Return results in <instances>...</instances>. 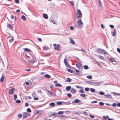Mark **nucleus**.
<instances>
[{
  "label": "nucleus",
  "mask_w": 120,
  "mask_h": 120,
  "mask_svg": "<svg viewBox=\"0 0 120 120\" xmlns=\"http://www.w3.org/2000/svg\"><path fill=\"white\" fill-rule=\"evenodd\" d=\"M77 18L79 19H81L82 17V14L81 11L78 9L76 13Z\"/></svg>",
  "instance_id": "1"
},
{
  "label": "nucleus",
  "mask_w": 120,
  "mask_h": 120,
  "mask_svg": "<svg viewBox=\"0 0 120 120\" xmlns=\"http://www.w3.org/2000/svg\"><path fill=\"white\" fill-rule=\"evenodd\" d=\"M23 117V118H26L27 117L29 116L30 114V113L27 112H24L22 113Z\"/></svg>",
  "instance_id": "2"
},
{
  "label": "nucleus",
  "mask_w": 120,
  "mask_h": 120,
  "mask_svg": "<svg viewBox=\"0 0 120 120\" xmlns=\"http://www.w3.org/2000/svg\"><path fill=\"white\" fill-rule=\"evenodd\" d=\"M77 25L78 26L80 27L83 25V23L81 20H79L77 21Z\"/></svg>",
  "instance_id": "3"
},
{
  "label": "nucleus",
  "mask_w": 120,
  "mask_h": 120,
  "mask_svg": "<svg viewBox=\"0 0 120 120\" xmlns=\"http://www.w3.org/2000/svg\"><path fill=\"white\" fill-rule=\"evenodd\" d=\"M53 45L55 46L54 48L56 50H59V48L60 47V45L59 44H58L56 45V44H54Z\"/></svg>",
  "instance_id": "4"
},
{
  "label": "nucleus",
  "mask_w": 120,
  "mask_h": 120,
  "mask_svg": "<svg viewBox=\"0 0 120 120\" xmlns=\"http://www.w3.org/2000/svg\"><path fill=\"white\" fill-rule=\"evenodd\" d=\"M15 89L13 88L9 90V94H14V92L15 91Z\"/></svg>",
  "instance_id": "5"
},
{
  "label": "nucleus",
  "mask_w": 120,
  "mask_h": 120,
  "mask_svg": "<svg viewBox=\"0 0 120 120\" xmlns=\"http://www.w3.org/2000/svg\"><path fill=\"white\" fill-rule=\"evenodd\" d=\"M99 50L100 51V52H99V53L103 54H106L107 53L105 50L103 49H99Z\"/></svg>",
  "instance_id": "6"
},
{
  "label": "nucleus",
  "mask_w": 120,
  "mask_h": 120,
  "mask_svg": "<svg viewBox=\"0 0 120 120\" xmlns=\"http://www.w3.org/2000/svg\"><path fill=\"white\" fill-rule=\"evenodd\" d=\"M76 66L79 69L82 68V65L81 64L79 63H76Z\"/></svg>",
  "instance_id": "7"
},
{
  "label": "nucleus",
  "mask_w": 120,
  "mask_h": 120,
  "mask_svg": "<svg viewBox=\"0 0 120 120\" xmlns=\"http://www.w3.org/2000/svg\"><path fill=\"white\" fill-rule=\"evenodd\" d=\"M113 31L111 32V34L113 36H115L116 34V32L115 29H113Z\"/></svg>",
  "instance_id": "8"
},
{
  "label": "nucleus",
  "mask_w": 120,
  "mask_h": 120,
  "mask_svg": "<svg viewBox=\"0 0 120 120\" xmlns=\"http://www.w3.org/2000/svg\"><path fill=\"white\" fill-rule=\"evenodd\" d=\"M76 90L75 89L72 88L70 90V92L73 94H74L76 92Z\"/></svg>",
  "instance_id": "9"
},
{
  "label": "nucleus",
  "mask_w": 120,
  "mask_h": 120,
  "mask_svg": "<svg viewBox=\"0 0 120 120\" xmlns=\"http://www.w3.org/2000/svg\"><path fill=\"white\" fill-rule=\"evenodd\" d=\"M70 41L71 42V43L72 44L74 45L75 44V42L71 38H70Z\"/></svg>",
  "instance_id": "10"
},
{
  "label": "nucleus",
  "mask_w": 120,
  "mask_h": 120,
  "mask_svg": "<svg viewBox=\"0 0 120 120\" xmlns=\"http://www.w3.org/2000/svg\"><path fill=\"white\" fill-rule=\"evenodd\" d=\"M43 16L45 19H47L48 18V16L46 14H43Z\"/></svg>",
  "instance_id": "11"
},
{
  "label": "nucleus",
  "mask_w": 120,
  "mask_h": 120,
  "mask_svg": "<svg viewBox=\"0 0 120 120\" xmlns=\"http://www.w3.org/2000/svg\"><path fill=\"white\" fill-rule=\"evenodd\" d=\"M110 61L112 62H115V59L114 58H111L109 59Z\"/></svg>",
  "instance_id": "12"
},
{
  "label": "nucleus",
  "mask_w": 120,
  "mask_h": 120,
  "mask_svg": "<svg viewBox=\"0 0 120 120\" xmlns=\"http://www.w3.org/2000/svg\"><path fill=\"white\" fill-rule=\"evenodd\" d=\"M44 76L47 79H49L51 77V76L50 75L47 74L44 75Z\"/></svg>",
  "instance_id": "13"
},
{
  "label": "nucleus",
  "mask_w": 120,
  "mask_h": 120,
  "mask_svg": "<svg viewBox=\"0 0 120 120\" xmlns=\"http://www.w3.org/2000/svg\"><path fill=\"white\" fill-rule=\"evenodd\" d=\"M80 102L79 100L78 99H75L74 101H73V102L74 103H78Z\"/></svg>",
  "instance_id": "14"
},
{
  "label": "nucleus",
  "mask_w": 120,
  "mask_h": 120,
  "mask_svg": "<svg viewBox=\"0 0 120 120\" xmlns=\"http://www.w3.org/2000/svg\"><path fill=\"white\" fill-rule=\"evenodd\" d=\"M14 38L13 37H11V39H10L9 40V42H12L14 41Z\"/></svg>",
  "instance_id": "15"
},
{
  "label": "nucleus",
  "mask_w": 120,
  "mask_h": 120,
  "mask_svg": "<svg viewBox=\"0 0 120 120\" xmlns=\"http://www.w3.org/2000/svg\"><path fill=\"white\" fill-rule=\"evenodd\" d=\"M7 26L8 27L12 28H13L12 26L10 24H8L7 25Z\"/></svg>",
  "instance_id": "16"
},
{
  "label": "nucleus",
  "mask_w": 120,
  "mask_h": 120,
  "mask_svg": "<svg viewBox=\"0 0 120 120\" xmlns=\"http://www.w3.org/2000/svg\"><path fill=\"white\" fill-rule=\"evenodd\" d=\"M97 56H98L99 57V58L101 60H104V58L103 56H101L99 55Z\"/></svg>",
  "instance_id": "17"
},
{
  "label": "nucleus",
  "mask_w": 120,
  "mask_h": 120,
  "mask_svg": "<svg viewBox=\"0 0 120 120\" xmlns=\"http://www.w3.org/2000/svg\"><path fill=\"white\" fill-rule=\"evenodd\" d=\"M105 96H106L107 98H112V96L110 95H109L107 94L106 95H105Z\"/></svg>",
  "instance_id": "18"
},
{
  "label": "nucleus",
  "mask_w": 120,
  "mask_h": 120,
  "mask_svg": "<svg viewBox=\"0 0 120 120\" xmlns=\"http://www.w3.org/2000/svg\"><path fill=\"white\" fill-rule=\"evenodd\" d=\"M24 50L28 52H30L31 51V50L30 49L27 48H25Z\"/></svg>",
  "instance_id": "19"
},
{
  "label": "nucleus",
  "mask_w": 120,
  "mask_h": 120,
  "mask_svg": "<svg viewBox=\"0 0 120 120\" xmlns=\"http://www.w3.org/2000/svg\"><path fill=\"white\" fill-rule=\"evenodd\" d=\"M49 105H50L51 106L53 107L55 106V104L54 103L52 102V103H50L49 104Z\"/></svg>",
  "instance_id": "20"
},
{
  "label": "nucleus",
  "mask_w": 120,
  "mask_h": 120,
  "mask_svg": "<svg viewBox=\"0 0 120 120\" xmlns=\"http://www.w3.org/2000/svg\"><path fill=\"white\" fill-rule=\"evenodd\" d=\"M71 88V86H67L66 87V89L68 90H70Z\"/></svg>",
  "instance_id": "21"
},
{
  "label": "nucleus",
  "mask_w": 120,
  "mask_h": 120,
  "mask_svg": "<svg viewBox=\"0 0 120 120\" xmlns=\"http://www.w3.org/2000/svg\"><path fill=\"white\" fill-rule=\"evenodd\" d=\"M90 83L93 85H95V84H98L96 82H90Z\"/></svg>",
  "instance_id": "22"
},
{
  "label": "nucleus",
  "mask_w": 120,
  "mask_h": 120,
  "mask_svg": "<svg viewBox=\"0 0 120 120\" xmlns=\"http://www.w3.org/2000/svg\"><path fill=\"white\" fill-rule=\"evenodd\" d=\"M21 19L25 21L26 19V18L25 16L24 15H22L21 17Z\"/></svg>",
  "instance_id": "23"
},
{
  "label": "nucleus",
  "mask_w": 120,
  "mask_h": 120,
  "mask_svg": "<svg viewBox=\"0 0 120 120\" xmlns=\"http://www.w3.org/2000/svg\"><path fill=\"white\" fill-rule=\"evenodd\" d=\"M67 79H68V80H66L65 81L66 82H71V81L72 80L71 79L68 78H67Z\"/></svg>",
  "instance_id": "24"
},
{
  "label": "nucleus",
  "mask_w": 120,
  "mask_h": 120,
  "mask_svg": "<svg viewBox=\"0 0 120 120\" xmlns=\"http://www.w3.org/2000/svg\"><path fill=\"white\" fill-rule=\"evenodd\" d=\"M55 85L56 86L59 87H60L61 86V84H60L58 83H57L56 84H55Z\"/></svg>",
  "instance_id": "25"
},
{
  "label": "nucleus",
  "mask_w": 120,
  "mask_h": 120,
  "mask_svg": "<svg viewBox=\"0 0 120 120\" xmlns=\"http://www.w3.org/2000/svg\"><path fill=\"white\" fill-rule=\"evenodd\" d=\"M17 116L18 118H20L22 117V114H18Z\"/></svg>",
  "instance_id": "26"
},
{
  "label": "nucleus",
  "mask_w": 120,
  "mask_h": 120,
  "mask_svg": "<svg viewBox=\"0 0 120 120\" xmlns=\"http://www.w3.org/2000/svg\"><path fill=\"white\" fill-rule=\"evenodd\" d=\"M86 77L87 78L89 79H92V77L91 75L87 76Z\"/></svg>",
  "instance_id": "27"
},
{
  "label": "nucleus",
  "mask_w": 120,
  "mask_h": 120,
  "mask_svg": "<svg viewBox=\"0 0 120 120\" xmlns=\"http://www.w3.org/2000/svg\"><path fill=\"white\" fill-rule=\"evenodd\" d=\"M4 76L2 77H1V78L0 79V81L2 82H3L4 79Z\"/></svg>",
  "instance_id": "28"
},
{
  "label": "nucleus",
  "mask_w": 120,
  "mask_h": 120,
  "mask_svg": "<svg viewBox=\"0 0 120 120\" xmlns=\"http://www.w3.org/2000/svg\"><path fill=\"white\" fill-rule=\"evenodd\" d=\"M47 92L50 95H52V94L53 93L52 92L50 91L49 90H48Z\"/></svg>",
  "instance_id": "29"
},
{
  "label": "nucleus",
  "mask_w": 120,
  "mask_h": 120,
  "mask_svg": "<svg viewBox=\"0 0 120 120\" xmlns=\"http://www.w3.org/2000/svg\"><path fill=\"white\" fill-rule=\"evenodd\" d=\"M63 113H64L63 112V111H59L58 112V113L59 114H60V115H61V114H63Z\"/></svg>",
  "instance_id": "30"
},
{
  "label": "nucleus",
  "mask_w": 120,
  "mask_h": 120,
  "mask_svg": "<svg viewBox=\"0 0 120 120\" xmlns=\"http://www.w3.org/2000/svg\"><path fill=\"white\" fill-rule=\"evenodd\" d=\"M27 111L28 112H31V110L29 108H28L27 109Z\"/></svg>",
  "instance_id": "31"
},
{
  "label": "nucleus",
  "mask_w": 120,
  "mask_h": 120,
  "mask_svg": "<svg viewBox=\"0 0 120 120\" xmlns=\"http://www.w3.org/2000/svg\"><path fill=\"white\" fill-rule=\"evenodd\" d=\"M14 100H15L16 99L17 97V95L16 94H15L14 95Z\"/></svg>",
  "instance_id": "32"
},
{
  "label": "nucleus",
  "mask_w": 120,
  "mask_h": 120,
  "mask_svg": "<svg viewBox=\"0 0 120 120\" xmlns=\"http://www.w3.org/2000/svg\"><path fill=\"white\" fill-rule=\"evenodd\" d=\"M84 68L86 70L88 68V67L87 65H85L84 66Z\"/></svg>",
  "instance_id": "33"
},
{
  "label": "nucleus",
  "mask_w": 120,
  "mask_h": 120,
  "mask_svg": "<svg viewBox=\"0 0 120 120\" xmlns=\"http://www.w3.org/2000/svg\"><path fill=\"white\" fill-rule=\"evenodd\" d=\"M57 104L58 105H61L62 104V103L61 102L59 101L57 103Z\"/></svg>",
  "instance_id": "34"
},
{
  "label": "nucleus",
  "mask_w": 120,
  "mask_h": 120,
  "mask_svg": "<svg viewBox=\"0 0 120 120\" xmlns=\"http://www.w3.org/2000/svg\"><path fill=\"white\" fill-rule=\"evenodd\" d=\"M90 90L92 92H94L95 91V89L93 88H91Z\"/></svg>",
  "instance_id": "35"
},
{
  "label": "nucleus",
  "mask_w": 120,
  "mask_h": 120,
  "mask_svg": "<svg viewBox=\"0 0 120 120\" xmlns=\"http://www.w3.org/2000/svg\"><path fill=\"white\" fill-rule=\"evenodd\" d=\"M67 96L69 97H71V95L70 93H68L67 94Z\"/></svg>",
  "instance_id": "36"
},
{
  "label": "nucleus",
  "mask_w": 120,
  "mask_h": 120,
  "mask_svg": "<svg viewBox=\"0 0 120 120\" xmlns=\"http://www.w3.org/2000/svg\"><path fill=\"white\" fill-rule=\"evenodd\" d=\"M15 102L18 103H20L21 102V101L20 100H18L15 101Z\"/></svg>",
  "instance_id": "37"
},
{
  "label": "nucleus",
  "mask_w": 120,
  "mask_h": 120,
  "mask_svg": "<svg viewBox=\"0 0 120 120\" xmlns=\"http://www.w3.org/2000/svg\"><path fill=\"white\" fill-rule=\"evenodd\" d=\"M99 94L100 95H104V93L102 91H100L99 92Z\"/></svg>",
  "instance_id": "38"
},
{
  "label": "nucleus",
  "mask_w": 120,
  "mask_h": 120,
  "mask_svg": "<svg viewBox=\"0 0 120 120\" xmlns=\"http://www.w3.org/2000/svg\"><path fill=\"white\" fill-rule=\"evenodd\" d=\"M89 90V89L88 88H86L85 89V90L86 91H88Z\"/></svg>",
  "instance_id": "39"
},
{
  "label": "nucleus",
  "mask_w": 120,
  "mask_h": 120,
  "mask_svg": "<svg viewBox=\"0 0 120 120\" xmlns=\"http://www.w3.org/2000/svg\"><path fill=\"white\" fill-rule=\"evenodd\" d=\"M99 104L101 106H103L104 105V103L102 102H100L99 103Z\"/></svg>",
  "instance_id": "40"
},
{
  "label": "nucleus",
  "mask_w": 120,
  "mask_h": 120,
  "mask_svg": "<svg viewBox=\"0 0 120 120\" xmlns=\"http://www.w3.org/2000/svg\"><path fill=\"white\" fill-rule=\"evenodd\" d=\"M80 96L83 97H84L86 96V95L84 94H82L80 95Z\"/></svg>",
  "instance_id": "41"
},
{
  "label": "nucleus",
  "mask_w": 120,
  "mask_h": 120,
  "mask_svg": "<svg viewBox=\"0 0 120 120\" xmlns=\"http://www.w3.org/2000/svg\"><path fill=\"white\" fill-rule=\"evenodd\" d=\"M68 72L71 73H72L73 72L72 70L71 69H68Z\"/></svg>",
  "instance_id": "42"
},
{
  "label": "nucleus",
  "mask_w": 120,
  "mask_h": 120,
  "mask_svg": "<svg viewBox=\"0 0 120 120\" xmlns=\"http://www.w3.org/2000/svg\"><path fill=\"white\" fill-rule=\"evenodd\" d=\"M64 62L65 64L67 63L68 62L67 60L66 59H64Z\"/></svg>",
  "instance_id": "43"
},
{
  "label": "nucleus",
  "mask_w": 120,
  "mask_h": 120,
  "mask_svg": "<svg viewBox=\"0 0 120 120\" xmlns=\"http://www.w3.org/2000/svg\"><path fill=\"white\" fill-rule=\"evenodd\" d=\"M15 3H19V0H15Z\"/></svg>",
  "instance_id": "44"
},
{
  "label": "nucleus",
  "mask_w": 120,
  "mask_h": 120,
  "mask_svg": "<svg viewBox=\"0 0 120 120\" xmlns=\"http://www.w3.org/2000/svg\"><path fill=\"white\" fill-rule=\"evenodd\" d=\"M83 114H84L85 115H87V112L85 111H84V112H83Z\"/></svg>",
  "instance_id": "45"
},
{
  "label": "nucleus",
  "mask_w": 120,
  "mask_h": 120,
  "mask_svg": "<svg viewBox=\"0 0 120 120\" xmlns=\"http://www.w3.org/2000/svg\"><path fill=\"white\" fill-rule=\"evenodd\" d=\"M97 102V101H92L91 103H96Z\"/></svg>",
  "instance_id": "46"
},
{
  "label": "nucleus",
  "mask_w": 120,
  "mask_h": 120,
  "mask_svg": "<svg viewBox=\"0 0 120 120\" xmlns=\"http://www.w3.org/2000/svg\"><path fill=\"white\" fill-rule=\"evenodd\" d=\"M65 64L66 65V66L68 67H69L70 66L69 65V64H68V62L67 63H66Z\"/></svg>",
  "instance_id": "47"
},
{
  "label": "nucleus",
  "mask_w": 120,
  "mask_h": 120,
  "mask_svg": "<svg viewBox=\"0 0 120 120\" xmlns=\"http://www.w3.org/2000/svg\"><path fill=\"white\" fill-rule=\"evenodd\" d=\"M80 92L81 93H83L84 92V91L83 89H81L79 90Z\"/></svg>",
  "instance_id": "48"
},
{
  "label": "nucleus",
  "mask_w": 120,
  "mask_h": 120,
  "mask_svg": "<svg viewBox=\"0 0 120 120\" xmlns=\"http://www.w3.org/2000/svg\"><path fill=\"white\" fill-rule=\"evenodd\" d=\"M90 116L91 118H94V116L93 115H90Z\"/></svg>",
  "instance_id": "49"
},
{
  "label": "nucleus",
  "mask_w": 120,
  "mask_h": 120,
  "mask_svg": "<svg viewBox=\"0 0 120 120\" xmlns=\"http://www.w3.org/2000/svg\"><path fill=\"white\" fill-rule=\"evenodd\" d=\"M70 3L73 6H74V4L73 3V2L72 1H70Z\"/></svg>",
  "instance_id": "50"
},
{
  "label": "nucleus",
  "mask_w": 120,
  "mask_h": 120,
  "mask_svg": "<svg viewBox=\"0 0 120 120\" xmlns=\"http://www.w3.org/2000/svg\"><path fill=\"white\" fill-rule=\"evenodd\" d=\"M70 29L71 30H74V28L72 26H71L70 27Z\"/></svg>",
  "instance_id": "51"
},
{
  "label": "nucleus",
  "mask_w": 120,
  "mask_h": 120,
  "mask_svg": "<svg viewBox=\"0 0 120 120\" xmlns=\"http://www.w3.org/2000/svg\"><path fill=\"white\" fill-rule=\"evenodd\" d=\"M25 70L26 71H30L31 69H30L29 68L28 69H25Z\"/></svg>",
  "instance_id": "52"
},
{
  "label": "nucleus",
  "mask_w": 120,
  "mask_h": 120,
  "mask_svg": "<svg viewBox=\"0 0 120 120\" xmlns=\"http://www.w3.org/2000/svg\"><path fill=\"white\" fill-rule=\"evenodd\" d=\"M117 50L118 52L120 53V49L119 48H117Z\"/></svg>",
  "instance_id": "53"
},
{
  "label": "nucleus",
  "mask_w": 120,
  "mask_h": 120,
  "mask_svg": "<svg viewBox=\"0 0 120 120\" xmlns=\"http://www.w3.org/2000/svg\"><path fill=\"white\" fill-rule=\"evenodd\" d=\"M110 27H111L112 28H113L114 27V26L112 25H110Z\"/></svg>",
  "instance_id": "54"
},
{
  "label": "nucleus",
  "mask_w": 120,
  "mask_h": 120,
  "mask_svg": "<svg viewBox=\"0 0 120 120\" xmlns=\"http://www.w3.org/2000/svg\"><path fill=\"white\" fill-rule=\"evenodd\" d=\"M112 105L113 106H115L116 105V103H113Z\"/></svg>",
  "instance_id": "55"
},
{
  "label": "nucleus",
  "mask_w": 120,
  "mask_h": 120,
  "mask_svg": "<svg viewBox=\"0 0 120 120\" xmlns=\"http://www.w3.org/2000/svg\"><path fill=\"white\" fill-rule=\"evenodd\" d=\"M38 98L37 97H35L34 98V100H37L38 99Z\"/></svg>",
  "instance_id": "56"
},
{
  "label": "nucleus",
  "mask_w": 120,
  "mask_h": 120,
  "mask_svg": "<svg viewBox=\"0 0 120 120\" xmlns=\"http://www.w3.org/2000/svg\"><path fill=\"white\" fill-rule=\"evenodd\" d=\"M25 105H26V107H27V106H28V105H29L28 103H25Z\"/></svg>",
  "instance_id": "57"
},
{
  "label": "nucleus",
  "mask_w": 120,
  "mask_h": 120,
  "mask_svg": "<svg viewBox=\"0 0 120 120\" xmlns=\"http://www.w3.org/2000/svg\"><path fill=\"white\" fill-rule=\"evenodd\" d=\"M101 28H102L103 29L104 28V25L103 24H101Z\"/></svg>",
  "instance_id": "58"
},
{
  "label": "nucleus",
  "mask_w": 120,
  "mask_h": 120,
  "mask_svg": "<svg viewBox=\"0 0 120 120\" xmlns=\"http://www.w3.org/2000/svg\"><path fill=\"white\" fill-rule=\"evenodd\" d=\"M38 40L40 41L41 42L42 41V40L41 38H39L38 39Z\"/></svg>",
  "instance_id": "59"
},
{
  "label": "nucleus",
  "mask_w": 120,
  "mask_h": 120,
  "mask_svg": "<svg viewBox=\"0 0 120 120\" xmlns=\"http://www.w3.org/2000/svg\"><path fill=\"white\" fill-rule=\"evenodd\" d=\"M26 85H29V83L27 81H26Z\"/></svg>",
  "instance_id": "60"
},
{
  "label": "nucleus",
  "mask_w": 120,
  "mask_h": 120,
  "mask_svg": "<svg viewBox=\"0 0 120 120\" xmlns=\"http://www.w3.org/2000/svg\"><path fill=\"white\" fill-rule=\"evenodd\" d=\"M14 18V16L13 15H12L11 16V18L12 19H13Z\"/></svg>",
  "instance_id": "61"
},
{
  "label": "nucleus",
  "mask_w": 120,
  "mask_h": 120,
  "mask_svg": "<svg viewBox=\"0 0 120 120\" xmlns=\"http://www.w3.org/2000/svg\"><path fill=\"white\" fill-rule=\"evenodd\" d=\"M81 50L82 51V52H86V51H85L83 49H81Z\"/></svg>",
  "instance_id": "62"
},
{
  "label": "nucleus",
  "mask_w": 120,
  "mask_h": 120,
  "mask_svg": "<svg viewBox=\"0 0 120 120\" xmlns=\"http://www.w3.org/2000/svg\"><path fill=\"white\" fill-rule=\"evenodd\" d=\"M103 118H104V119H105V120H106L107 119V118L105 116H103Z\"/></svg>",
  "instance_id": "63"
},
{
  "label": "nucleus",
  "mask_w": 120,
  "mask_h": 120,
  "mask_svg": "<svg viewBox=\"0 0 120 120\" xmlns=\"http://www.w3.org/2000/svg\"><path fill=\"white\" fill-rule=\"evenodd\" d=\"M117 105L118 107H120V103H118L117 104Z\"/></svg>",
  "instance_id": "64"
}]
</instances>
